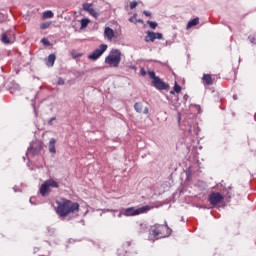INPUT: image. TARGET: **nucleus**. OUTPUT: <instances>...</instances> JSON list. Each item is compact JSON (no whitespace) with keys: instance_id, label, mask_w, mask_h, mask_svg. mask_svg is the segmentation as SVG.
Segmentation results:
<instances>
[{"instance_id":"nucleus-15","label":"nucleus","mask_w":256,"mask_h":256,"mask_svg":"<svg viewBox=\"0 0 256 256\" xmlns=\"http://www.w3.org/2000/svg\"><path fill=\"white\" fill-rule=\"evenodd\" d=\"M57 143V140L55 138H51L48 144L49 153L52 155H55L57 153V148H55V144Z\"/></svg>"},{"instance_id":"nucleus-24","label":"nucleus","mask_w":256,"mask_h":256,"mask_svg":"<svg viewBox=\"0 0 256 256\" xmlns=\"http://www.w3.org/2000/svg\"><path fill=\"white\" fill-rule=\"evenodd\" d=\"M148 75L152 81H155V79H158L159 76L155 75V71H148Z\"/></svg>"},{"instance_id":"nucleus-11","label":"nucleus","mask_w":256,"mask_h":256,"mask_svg":"<svg viewBox=\"0 0 256 256\" xmlns=\"http://www.w3.org/2000/svg\"><path fill=\"white\" fill-rule=\"evenodd\" d=\"M155 39H160V40L163 39V34L159 33V32L148 31L147 36H145L144 41L146 43H153L155 41Z\"/></svg>"},{"instance_id":"nucleus-9","label":"nucleus","mask_w":256,"mask_h":256,"mask_svg":"<svg viewBox=\"0 0 256 256\" xmlns=\"http://www.w3.org/2000/svg\"><path fill=\"white\" fill-rule=\"evenodd\" d=\"M223 199H225V196H223L219 192H212L208 196V201H209L210 205H212L213 207H215L216 205H219V203H221L223 201Z\"/></svg>"},{"instance_id":"nucleus-34","label":"nucleus","mask_w":256,"mask_h":256,"mask_svg":"<svg viewBox=\"0 0 256 256\" xmlns=\"http://www.w3.org/2000/svg\"><path fill=\"white\" fill-rule=\"evenodd\" d=\"M143 14L146 16V17H151V12L147 11V10H144L143 11Z\"/></svg>"},{"instance_id":"nucleus-20","label":"nucleus","mask_w":256,"mask_h":256,"mask_svg":"<svg viewBox=\"0 0 256 256\" xmlns=\"http://www.w3.org/2000/svg\"><path fill=\"white\" fill-rule=\"evenodd\" d=\"M53 16H54V14H53V11H51V10H47L43 13L44 19H53Z\"/></svg>"},{"instance_id":"nucleus-28","label":"nucleus","mask_w":256,"mask_h":256,"mask_svg":"<svg viewBox=\"0 0 256 256\" xmlns=\"http://www.w3.org/2000/svg\"><path fill=\"white\" fill-rule=\"evenodd\" d=\"M138 3L137 1H133L130 3V9H135V7H137Z\"/></svg>"},{"instance_id":"nucleus-39","label":"nucleus","mask_w":256,"mask_h":256,"mask_svg":"<svg viewBox=\"0 0 256 256\" xmlns=\"http://www.w3.org/2000/svg\"><path fill=\"white\" fill-rule=\"evenodd\" d=\"M234 101H237V95H233Z\"/></svg>"},{"instance_id":"nucleus-17","label":"nucleus","mask_w":256,"mask_h":256,"mask_svg":"<svg viewBox=\"0 0 256 256\" xmlns=\"http://www.w3.org/2000/svg\"><path fill=\"white\" fill-rule=\"evenodd\" d=\"M56 59H57V56H55V54H50L48 58L45 59V63L47 67H53L55 65Z\"/></svg>"},{"instance_id":"nucleus-21","label":"nucleus","mask_w":256,"mask_h":256,"mask_svg":"<svg viewBox=\"0 0 256 256\" xmlns=\"http://www.w3.org/2000/svg\"><path fill=\"white\" fill-rule=\"evenodd\" d=\"M89 23H91V20H89V18H84L81 20V29H85L87 27V25H89Z\"/></svg>"},{"instance_id":"nucleus-2","label":"nucleus","mask_w":256,"mask_h":256,"mask_svg":"<svg viewBox=\"0 0 256 256\" xmlns=\"http://www.w3.org/2000/svg\"><path fill=\"white\" fill-rule=\"evenodd\" d=\"M172 230L169 228L167 224H155L150 228V235L153 237H157V239H163L165 237H169L171 235Z\"/></svg>"},{"instance_id":"nucleus-35","label":"nucleus","mask_w":256,"mask_h":256,"mask_svg":"<svg viewBox=\"0 0 256 256\" xmlns=\"http://www.w3.org/2000/svg\"><path fill=\"white\" fill-rule=\"evenodd\" d=\"M250 42H252L254 45H256V38L255 37H249Z\"/></svg>"},{"instance_id":"nucleus-14","label":"nucleus","mask_w":256,"mask_h":256,"mask_svg":"<svg viewBox=\"0 0 256 256\" xmlns=\"http://www.w3.org/2000/svg\"><path fill=\"white\" fill-rule=\"evenodd\" d=\"M131 247V241H126L123 243L122 247L118 249V256H125Z\"/></svg>"},{"instance_id":"nucleus-18","label":"nucleus","mask_w":256,"mask_h":256,"mask_svg":"<svg viewBox=\"0 0 256 256\" xmlns=\"http://www.w3.org/2000/svg\"><path fill=\"white\" fill-rule=\"evenodd\" d=\"M202 81L204 85H208V86L213 85V78L211 77L210 74H204L202 77Z\"/></svg>"},{"instance_id":"nucleus-1","label":"nucleus","mask_w":256,"mask_h":256,"mask_svg":"<svg viewBox=\"0 0 256 256\" xmlns=\"http://www.w3.org/2000/svg\"><path fill=\"white\" fill-rule=\"evenodd\" d=\"M56 204V213L60 217H67V215H71V213H78L79 211V203L65 198H62L61 201H56Z\"/></svg>"},{"instance_id":"nucleus-37","label":"nucleus","mask_w":256,"mask_h":256,"mask_svg":"<svg viewBox=\"0 0 256 256\" xmlns=\"http://www.w3.org/2000/svg\"><path fill=\"white\" fill-rule=\"evenodd\" d=\"M137 23H143V20L142 19H138L136 20Z\"/></svg>"},{"instance_id":"nucleus-4","label":"nucleus","mask_w":256,"mask_h":256,"mask_svg":"<svg viewBox=\"0 0 256 256\" xmlns=\"http://www.w3.org/2000/svg\"><path fill=\"white\" fill-rule=\"evenodd\" d=\"M105 63L110 67H119V63H121V50L112 49L109 55L105 58Z\"/></svg>"},{"instance_id":"nucleus-25","label":"nucleus","mask_w":256,"mask_h":256,"mask_svg":"<svg viewBox=\"0 0 256 256\" xmlns=\"http://www.w3.org/2000/svg\"><path fill=\"white\" fill-rule=\"evenodd\" d=\"M147 23L149 24L150 29H157V22L147 21Z\"/></svg>"},{"instance_id":"nucleus-16","label":"nucleus","mask_w":256,"mask_h":256,"mask_svg":"<svg viewBox=\"0 0 256 256\" xmlns=\"http://www.w3.org/2000/svg\"><path fill=\"white\" fill-rule=\"evenodd\" d=\"M104 37H106L108 41H113V37H115V32L110 27H106L104 30Z\"/></svg>"},{"instance_id":"nucleus-10","label":"nucleus","mask_w":256,"mask_h":256,"mask_svg":"<svg viewBox=\"0 0 256 256\" xmlns=\"http://www.w3.org/2000/svg\"><path fill=\"white\" fill-rule=\"evenodd\" d=\"M152 87H155L158 91H167L169 89V84L165 83L160 77L152 80Z\"/></svg>"},{"instance_id":"nucleus-36","label":"nucleus","mask_w":256,"mask_h":256,"mask_svg":"<svg viewBox=\"0 0 256 256\" xmlns=\"http://www.w3.org/2000/svg\"><path fill=\"white\" fill-rule=\"evenodd\" d=\"M2 21H7V15L2 13Z\"/></svg>"},{"instance_id":"nucleus-38","label":"nucleus","mask_w":256,"mask_h":256,"mask_svg":"<svg viewBox=\"0 0 256 256\" xmlns=\"http://www.w3.org/2000/svg\"><path fill=\"white\" fill-rule=\"evenodd\" d=\"M184 99H185V101H187V99H189V96L188 95H184Z\"/></svg>"},{"instance_id":"nucleus-5","label":"nucleus","mask_w":256,"mask_h":256,"mask_svg":"<svg viewBox=\"0 0 256 256\" xmlns=\"http://www.w3.org/2000/svg\"><path fill=\"white\" fill-rule=\"evenodd\" d=\"M52 189H59V182L55 181L54 179L50 178L46 180L41 186H40V194L42 197H47L48 194L51 193Z\"/></svg>"},{"instance_id":"nucleus-23","label":"nucleus","mask_w":256,"mask_h":256,"mask_svg":"<svg viewBox=\"0 0 256 256\" xmlns=\"http://www.w3.org/2000/svg\"><path fill=\"white\" fill-rule=\"evenodd\" d=\"M49 27H51V22H45L40 25V29L42 30L49 29Z\"/></svg>"},{"instance_id":"nucleus-30","label":"nucleus","mask_w":256,"mask_h":256,"mask_svg":"<svg viewBox=\"0 0 256 256\" xmlns=\"http://www.w3.org/2000/svg\"><path fill=\"white\" fill-rule=\"evenodd\" d=\"M140 74L142 75V77H145V75H147V72L145 71V68L140 69Z\"/></svg>"},{"instance_id":"nucleus-13","label":"nucleus","mask_w":256,"mask_h":256,"mask_svg":"<svg viewBox=\"0 0 256 256\" xmlns=\"http://www.w3.org/2000/svg\"><path fill=\"white\" fill-rule=\"evenodd\" d=\"M134 110L136 111V113H143L144 115L149 114V108L144 107V109H143V103H141V102H136L134 104Z\"/></svg>"},{"instance_id":"nucleus-31","label":"nucleus","mask_w":256,"mask_h":256,"mask_svg":"<svg viewBox=\"0 0 256 256\" xmlns=\"http://www.w3.org/2000/svg\"><path fill=\"white\" fill-rule=\"evenodd\" d=\"M58 85H65V80L63 78H59Z\"/></svg>"},{"instance_id":"nucleus-29","label":"nucleus","mask_w":256,"mask_h":256,"mask_svg":"<svg viewBox=\"0 0 256 256\" xmlns=\"http://www.w3.org/2000/svg\"><path fill=\"white\" fill-rule=\"evenodd\" d=\"M135 19H137V14H134L129 18L130 23H135Z\"/></svg>"},{"instance_id":"nucleus-19","label":"nucleus","mask_w":256,"mask_h":256,"mask_svg":"<svg viewBox=\"0 0 256 256\" xmlns=\"http://www.w3.org/2000/svg\"><path fill=\"white\" fill-rule=\"evenodd\" d=\"M196 25H199V17H196L192 20H190L186 26L187 29H191V27H195Z\"/></svg>"},{"instance_id":"nucleus-27","label":"nucleus","mask_w":256,"mask_h":256,"mask_svg":"<svg viewBox=\"0 0 256 256\" xmlns=\"http://www.w3.org/2000/svg\"><path fill=\"white\" fill-rule=\"evenodd\" d=\"M41 43H43V45H51V42H49V40H47V38H43L41 40Z\"/></svg>"},{"instance_id":"nucleus-22","label":"nucleus","mask_w":256,"mask_h":256,"mask_svg":"<svg viewBox=\"0 0 256 256\" xmlns=\"http://www.w3.org/2000/svg\"><path fill=\"white\" fill-rule=\"evenodd\" d=\"M171 95H174L175 93H181V86L175 82L174 90L170 91Z\"/></svg>"},{"instance_id":"nucleus-8","label":"nucleus","mask_w":256,"mask_h":256,"mask_svg":"<svg viewBox=\"0 0 256 256\" xmlns=\"http://www.w3.org/2000/svg\"><path fill=\"white\" fill-rule=\"evenodd\" d=\"M15 39V32H13V28L10 29V31L4 32L1 37V41L4 45H13Z\"/></svg>"},{"instance_id":"nucleus-6","label":"nucleus","mask_w":256,"mask_h":256,"mask_svg":"<svg viewBox=\"0 0 256 256\" xmlns=\"http://www.w3.org/2000/svg\"><path fill=\"white\" fill-rule=\"evenodd\" d=\"M43 151V142L41 141H34L30 143V146L27 149L26 155H32L35 157V155H39Z\"/></svg>"},{"instance_id":"nucleus-7","label":"nucleus","mask_w":256,"mask_h":256,"mask_svg":"<svg viewBox=\"0 0 256 256\" xmlns=\"http://www.w3.org/2000/svg\"><path fill=\"white\" fill-rule=\"evenodd\" d=\"M107 49H108L107 44H101L99 48H96L93 51V53H91L88 56V59H90L91 61H97V59H99V57H101V55H103L105 51H107Z\"/></svg>"},{"instance_id":"nucleus-3","label":"nucleus","mask_w":256,"mask_h":256,"mask_svg":"<svg viewBox=\"0 0 256 256\" xmlns=\"http://www.w3.org/2000/svg\"><path fill=\"white\" fill-rule=\"evenodd\" d=\"M147 211H151V206L146 205L137 209H135V207L125 208L119 211L118 217H122L123 215L126 217H134L135 215L147 213Z\"/></svg>"},{"instance_id":"nucleus-33","label":"nucleus","mask_w":256,"mask_h":256,"mask_svg":"<svg viewBox=\"0 0 256 256\" xmlns=\"http://www.w3.org/2000/svg\"><path fill=\"white\" fill-rule=\"evenodd\" d=\"M72 55H75L74 58L77 59L78 57H82L81 53L72 52Z\"/></svg>"},{"instance_id":"nucleus-12","label":"nucleus","mask_w":256,"mask_h":256,"mask_svg":"<svg viewBox=\"0 0 256 256\" xmlns=\"http://www.w3.org/2000/svg\"><path fill=\"white\" fill-rule=\"evenodd\" d=\"M82 7H83L84 11L89 13V15H91L95 19H97V17H99V12L93 9V4L84 3L82 5Z\"/></svg>"},{"instance_id":"nucleus-32","label":"nucleus","mask_w":256,"mask_h":256,"mask_svg":"<svg viewBox=\"0 0 256 256\" xmlns=\"http://www.w3.org/2000/svg\"><path fill=\"white\" fill-rule=\"evenodd\" d=\"M56 120H57L56 117L50 118V120L48 121V125H53V121H56Z\"/></svg>"},{"instance_id":"nucleus-26","label":"nucleus","mask_w":256,"mask_h":256,"mask_svg":"<svg viewBox=\"0 0 256 256\" xmlns=\"http://www.w3.org/2000/svg\"><path fill=\"white\" fill-rule=\"evenodd\" d=\"M231 189H232L231 187H228L225 189V191H227V193L225 194V197H228L229 199H231V195H232Z\"/></svg>"},{"instance_id":"nucleus-40","label":"nucleus","mask_w":256,"mask_h":256,"mask_svg":"<svg viewBox=\"0 0 256 256\" xmlns=\"http://www.w3.org/2000/svg\"><path fill=\"white\" fill-rule=\"evenodd\" d=\"M236 235H240L239 231L236 232Z\"/></svg>"}]
</instances>
